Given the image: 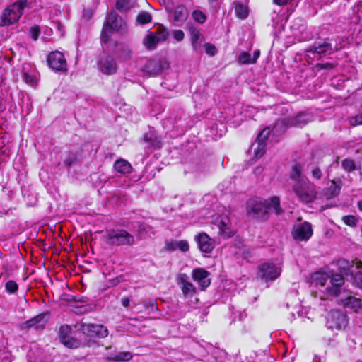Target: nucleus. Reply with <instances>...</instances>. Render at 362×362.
Wrapping results in <instances>:
<instances>
[{
  "mask_svg": "<svg viewBox=\"0 0 362 362\" xmlns=\"http://www.w3.org/2000/svg\"><path fill=\"white\" fill-rule=\"evenodd\" d=\"M272 208L277 216L284 213L280 198L278 196H272L268 199L252 198L247 201L245 205L247 216L262 222L267 221L269 218V210Z\"/></svg>",
  "mask_w": 362,
  "mask_h": 362,
  "instance_id": "1",
  "label": "nucleus"
},
{
  "mask_svg": "<svg viewBox=\"0 0 362 362\" xmlns=\"http://www.w3.org/2000/svg\"><path fill=\"white\" fill-rule=\"evenodd\" d=\"M292 190L298 199L304 204L313 202L318 194L317 186L308 178L298 180L294 182Z\"/></svg>",
  "mask_w": 362,
  "mask_h": 362,
  "instance_id": "2",
  "label": "nucleus"
},
{
  "mask_svg": "<svg viewBox=\"0 0 362 362\" xmlns=\"http://www.w3.org/2000/svg\"><path fill=\"white\" fill-rule=\"evenodd\" d=\"M103 240L110 247H132L136 243L135 237L125 229L107 230L103 236Z\"/></svg>",
  "mask_w": 362,
  "mask_h": 362,
  "instance_id": "3",
  "label": "nucleus"
},
{
  "mask_svg": "<svg viewBox=\"0 0 362 362\" xmlns=\"http://www.w3.org/2000/svg\"><path fill=\"white\" fill-rule=\"evenodd\" d=\"M312 119V115L305 112H299L295 117H285L278 119L274 124V129L285 132L288 127L302 128L308 124Z\"/></svg>",
  "mask_w": 362,
  "mask_h": 362,
  "instance_id": "4",
  "label": "nucleus"
},
{
  "mask_svg": "<svg viewBox=\"0 0 362 362\" xmlns=\"http://www.w3.org/2000/svg\"><path fill=\"white\" fill-rule=\"evenodd\" d=\"M79 325L81 333L88 339V346H91L95 343L94 339H104L108 336V329L103 325L81 322Z\"/></svg>",
  "mask_w": 362,
  "mask_h": 362,
  "instance_id": "5",
  "label": "nucleus"
},
{
  "mask_svg": "<svg viewBox=\"0 0 362 362\" xmlns=\"http://www.w3.org/2000/svg\"><path fill=\"white\" fill-rule=\"evenodd\" d=\"M25 6L26 1H20L5 8L0 16V27L9 26L18 21Z\"/></svg>",
  "mask_w": 362,
  "mask_h": 362,
  "instance_id": "6",
  "label": "nucleus"
},
{
  "mask_svg": "<svg viewBox=\"0 0 362 362\" xmlns=\"http://www.w3.org/2000/svg\"><path fill=\"white\" fill-rule=\"evenodd\" d=\"M281 269L272 262H264L257 267V277L265 282L274 281L280 276Z\"/></svg>",
  "mask_w": 362,
  "mask_h": 362,
  "instance_id": "7",
  "label": "nucleus"
},
{
  "mask_svg": "<svg viewBox=\"0 0 362 362\" xmlns=\"http://www.w3.org/2000/svg\"><path fill=\"white\" fill-rule=\"evenodd\" d=\"M73 330L69 325H62L58 331V336L60 342L66 348L78 349L82 346V341L73 337Z\"/></svg>",
  "mask_w": 362,
  "mask_h": 362,
  "instance_id": "8",
  "label": "nucleus"
},
{
  "mask_svg": "<svg viewBox=\"0 0 362 362\" xmlns=\"http://www.w3.org/2000/svg\"><path fill=\"white\" fill-rule=\"evenodd\" d=\"M348 325L347 315L337 310H332L327 320V327L330 329L341 330Z\"/></svg>",
  "mask_w": 362,
  "mask_h": 362,
  "instance_id": "9",
  "label": "nucleus"
},
{
  "mask_svg": "<svg viewBox=\"0 0 362 362\" xmlns=\"http://www.w3.org/2000/svg\"><path fill=\"white\" fill-rule=\"evenodd\" d=\"M47 313H41L33 317L21 322L18 325V327L21 331L28 332L30 329H34L35 330H42L45 329V325L47 323L46 320Z\"/></svg>",
  "mask_w": 362,
  "mask_h": 362,
  "instance_id": "10",
  "label": "nucleus"
},
{
  "mask_svg": "<svg viewBox=\"0 0 362 362\" xmlns=\"http://www.w3.org/2000/svg\"><path fill=\"white\" fill-rule=\"evenodd\" d=\"M47 65L55 71L66 72L67 63L62 52L59 51L51 52L47 57Z\"/></svg>",
  "mask_w": 362,
  "mask_h": 362,
  "instance_id": "11",
  "label": "nucleus"
},
{
  "mask_svg": "<svg viewBox=\"0 0 362 362\" xmlns=\"http://www.w3.org/2000/svg\"><path fill=\"white\" fill-rule=\"evenodd\" d=\"M98 71L106 76L114 75L117 72L118 66L115 59L110 54H103L98 62Z\"/></svg>",
  "mask_w": 362,
  "mask_h": 362,
  "instance_id": "12",
  "label": "nucleus"
},
{
  "mask_svg": "<svg viewBox=\"0 0 362 362\" xmlns=\"http://www.w3.org/2000/svg\"><path fill=\"white\" fill-rule=\"evenodd\" d=\"M291 235L296 241H307L313 235L312 225L308 221H304L293 228Z\"/></svg>",
  "mask_w": 362,
  "mask_h": 362,
  "instance_id": "13",
  "label": "nucleus"
},
{
  "mask_svg": "<svg viewBox=\"0 0 362 362\" xmlns=\"http://www.w3.org/2000/svg\"><path fill=\"white\" fill-rule=\"evenodd\" d=\"M168 66V62L165 60L151 59L148 60L142 70L149 76H156L167 69Z\"/></svg>",
  "mask_w": 362,
  "mask_h": 362,
  "instance_id": "14",
  "label": "nucleus"
},
{
  "mask_svg": "<svg viewBox=\"0 0 362 362\" xmlns=\"http://www.w3.org/2000/svg\"><path fill=\"white\" fill-rule=\"evenodd\" d=\"M176 281L185 298H192L196 294L197 288L194 285L189 281V276L187 274H179L176 278Z\"/></svg>",
  "mask_w": 362,
  "mask_h": 362,
  "instance_id": "15",
  "label": "nucleus"
},
{
  "mask_svg": "<svg viewBox=\"0 0 362 362\" xmlns=\"http://www.w3.org/2000/svg\"><path fill=\"white\" fill-rule=\"evenodd\" d=\"M210 274L209 272L203 268H196L192 272V278L197 282L201 291H205L211 283Z\"/></svg>",
  "mask_w": 362,
  "mask_h": 362,
  "instance_id": "16",
  "label": "nucleus"
},
{
  "mask_svg": "<svg viewBox=\"0 0 362 362\" xmlns=\"http://www.w3.org/2000/svg\"><path fill=\"white\" fill-rule=\"evenodd\" d=\"M199 250L204 253H210L214 248V240L204 233H199L194 236Z\"/></svg>",
  "mask_w": 362,
  "mask_h": 362,
  "instance_id": "17",
  "label": "nucleus"
},
{
  "mask_svg": "<svg viewBox=\"0 0 362 362\" xmlns=\"http://www.w3.org/2000/svg\"><path fill=\"white\" fill-rule=\"evenodd\" d=\"M345 281L343 274H334L330 276L331 286L327 287V293L334 296H339L341 288L344 284Z\"/></svg>",
  "mask_w": 362,
  "mask_h": 362,
  "instance_id": "18",
  "label": "nucleus"
},
{
  "mask_svg": "<svg viewBox=\"0 0 362 362\" xmlns=\"http://www.w3.org/2000/svg\"><path fill=\"white\" fill-rule=\"evenodd\" d=\"M119 15L115 11L109 13L106 16V20L103 24V27L106 30L112 32H118L121 28V25L119 23Z\"/></svg>",
  "mask_w": 362,
  "mask_h": 362,
  "instance_id": "19",
  "label": "nucleus"
},
{
  "mask_svg": "<svg viewBox=\"0 0 362 362\" xmlns=\"http://www.w3.org/2000/svg\"><path fill=\"white\" fill-rule=\"evenodd\" d=\"M188 11L183 5H178L175 7L173 15V20L176 26L182 25L188 18Z\"/></svg>",
  "mask_w": 362,
  "mask_h": 362,
  "instance_id": "20",
  "label": "nucleus"
},
{
  "mask_svg": "<svg viewBox=\"0 0 362 362\" xmlns=\"http://www.w3.org/2000/svg\"><path fill=\"white\" fill-rule=\"evenodd\" d=\"M306 52L319 54H325L328 52H332V46L331 43L324 41L322 43L310 46L306 49Z\"/></svg>",
  "mask_w": 362,
  "mask_h": 362,
  "instance_id": "21",
  "label": "nucleus"
},
{
  "mask_svg": "<svg viewBox=\"0 0 362 362\" xmlns=\"http://www.w3.org/2000/svg\"><path fill=\"white\" fill-rule=\"evenodd\" d=\"M354 261H349L346 259H339L336 262L338 270L341 274L349 275L352 274L351 268L354 267Z\"/></svg>",
  "mask_w": 362,
  "mask_h": 362,
  "instance_id": "22",
  "label": "nucleus"
},
{
  "mask_svg": "<svg viewBox=\"0 0 362 362\" xmlns=\"http://www.w3.org/2000/svg\"><path fill=\"white\" fill-rule=\"evenodd\" d=\"M341 189V182L340 180L337 182L335 180H332L330 186L325 192V196L327 199L334 198L339 194Z\"/></svg>",
  "mask_w": 362,
  "mask_h": 362,
  "instance_id": "23",
  "label": "nucleus"
},
{
  "mask_svg": "<svg viewBox=\"0 0 362 362\" xmlns=\"http://www.w3.org/2000/svg\"><path fill=\"white\" fill-rule=\"evenodd\" d=\"M229 222L230 221L228 218L225 217L224 218H222L218 224L219 233L225 238H230L234 235V233L229 225Z\"/></svg>",
  "mask_w": 362,
  "mask_h": 362,
  "instance_id": "24",
  "label": "nucleus"
},
{
  "mask_svg": "<svg viewBox=\"0 0 362 362\" xmlns=\"http://www.w3.org/2000/svg\"><path fill=\"white\" fill-rule=\"evenodd\" d=\"M114 168L120 174H129L132 170L131 163L123 158H119L115 162Z\"/></svg>",
  "mask_w": 362,
  "mask_h": 362,
  "instance_id": "25",
  "label": "nucleus"
},
{
  "mask_svg": "<svg viewBox=\"0 0 362 362\" xmlns=\"http://www.w3.org/2000/svg\"><path fill=\"white\" fill-rule=\"evenodd\" d=\"M144 141L154 148H160L162 143L160 139L154 132H150L144 134Z\"/></svg>",
  "mask_w": 362,
  "mask_h": 362,
  "instance_id": "26",
  "label": "nucleus"
},
{
  "mask_svg": "<svg viewBox=\"0 0 362 362\" xmlns=\"http://www.w3.org/2000/svg\"><path fill=\"white\" fill-rule=\"evenodd\" d=\"M342 302L345 307L354 309L355 311L362 308L361 300L354 296H349L343 300Z\"/></svg>",
  "mask_w": 362,
  "mask_h": 362,
  "instance_id": "27",
  "label": "nucleus"
},
{
  "mask_svg": "<svg viewBox=\"0 0 362 362\" xmlns=\"http://www.w3.org/2000/svg\"><path fill=\"white\" fill-rule=\"evenodd\" d=\"M160 42L157 37V35L154 33L151 32L148 34L144 40V44L148 49H153L156 48V45Z\"/></svg>",
  "mask_w": 362,
  "mask_h": 362,
  "instance_id": "28",
  "label": "nucleus"
},
{
  "mask_svg": "<svg viewBox=\"0 0 362 362\" xmlns=\"http://www.w3.org/2000/svg\"><path fill=\"white\" fill-rule=\"evenodd\" d=\"M132 358V355L129 351H122L118 354L110 355L107 357L108 361H129Z\"/></svg>",
  "mask_w": 362,
  "mask_h": 362,
  "instance_id": "29",
  "label": "nucleus"
},
{
  "mask_svg": "<svg viewBox=\"0 0 362 362\" xmlns=\"http://www.w3.org/2000/svg\"><path fill=\"white\" fill-rule=\"evenodd\" d=\"M303 167L300 163H296L293 165L291 166L289 177L291 180L296 182L298 180H301L300 178L302 175Z\"/></svg>",
  "mask_w": 362,
  "mask_h": 362,
  "instance_id": "30",
  "label": "nucleus"
},
{
  "mask_svg": "<svg viewBox=\"0 0 362 362\" xmlns=\"http://www.w3.org/2000/svg\"><path fill=\"white\" fill-rule=\"evenodd\" d=\"M235 13L240 19H245L248 16V9L240 2L235 3Z\"/></svg>",
  "mask_w": 362,
  "mask_h": 362,
  "instance_id": "31",
  "label": "nucleus"
},
{
  "mask_svg": "<svg viewBox=\"0 0 362 362\" xmlns=\"http://www.w3.org/2000/svg\"><path fill=\"white\" fill-rule=\"evenodd\" d=\"M329 278V276L327 273L320 272H315L313 276L314 282L321 286H324L326 284Z\"/></svg>",
  "mask_w": 362,
  "mask_h": 362,
  "instance_id": "32",
  "label": "nucleus"
},
{
  "mask_svg": "<svg viewBox=\"0 0 362 362\" xmlns=\"http://www.w3.org/2000/svg\"><path fill=\"white\" fill-rule=\"evenodd\" d=\"M187 27L188 31L190 34L192 44L193 46L195 47L196 44L197 43V41L199 40V39L200 37V35H201L200 32L197 28H195L192 24L188 23L187 25Z\"/></svg>",
  "mask_w": 362,
  "mask_h": 362,
  "instance_id": "33",
  "label": "nucleus"
},
{
  "mask_svg": "<svg viewBox=\"0 0 362 362\" xmlns=\"http://www.w3.org/2000/svg\"><path fill=\"white\" fill-rule=\"evenodd\" d=\"M78 161V154L76 152L68 151L64 159V165L69 168L73 164Z\"/></svg>",
  "mask_w": 362,
  "mask_h": 362,
  "instance_id": "34",
  "label": "nucleus"
},
{
  "mask_svg": "<svg viewBox=\"0 0 362 362\" xmlns=\"http://www.w3.org/2000/svg\"><path fill=\"white\" fill-rule=\"evenodd\" d=\"M136 21L141 25H146L152 21V16L147 11H141L137 15Z\"/></svg>",
  "mask_w": 362,
  "mask_h": 362,
  "instance_id": "35",
  "label": "nucleus"
},
{
  "mask_svg": "<svg viewBox=\"0 0 362 362\" xmlns=\"http://www.w3.org/2000/svg\"><path fill=\"white\" fill-rule=\"evenodd\" d=\"M143 305L145 310L148 311V314L153 313L154 312H160L157 306L156 300L155 299H151L148 301H145Z\"/></svg>",
  "mask_w": 362,
  "mask_h": 362,
  "instance_id": "36",
  "label": "nucleus"
},
{
  "mask_svg": "<svg viewBox=\"0 0 362 362\" xmlns=\"http://www.w3.org/2000/svg\"><path fill=\"white\" fill-rule=\"evenodd\" d=\"M342 168L349 173L353 172L356 169V165L354 160L345 158L341 161Z\"/></svg>",
  "mask_w": 362,
  "mask_h": 362,
  "instance_id": "37",
  "label": "nucleus"
},
{
  "mask_svg": "<svg viewBox=\"0 0 362 362\" xmlns=\"http://www.w3.org/2000/svg\"><path fill=\"white\" fill-rule=\"evenodd\" d=\"M270 134L269 127H267L264 128L257 135L256 138L257 143H261L262 144H266V141Z\"/></svg>",
  "mask_w": 362,
  "mask_h": 362,
  "instance_id": "38",
  "label": "nucleus"
},
{
  "mask_svg": "<svg viewBox=\"0 0 362 362\" xmlns=\"http://www.w3.org/2000/svg\"><path fill=\"white\" fill-rule=\"evenodd\" d=\"M344 223L350 227H356L358 223V218L353 215H346L342 217Z\"/></svg>",
  "mask_w": 362,
  "mask_h": 362,
  "instance_id": "39",
  "label": "nucleus"
},
{
  "mask_svg": "<svg viewBox=\"0 0 362 362\" xmlns=\"http://www.w3.org/2000/svg\"><path fill=\"white\" fill-rule=\"evenodd\" d=\"M5 290L8 294H14L18 290V285L14 280H8L5 284Z\"/></svg>",
  "mask_w": 362,
  "mask_h": 362,
  "instance_id": "40",
  "label": "nucleus"
},
{
  "mask_svg": "<svg viewBox=\"0 0 362 362\" xmlns=\"http://www.w3.org/2000/svg\"><path fill=\"white\" fill-rule=\"evenodd\" d=\"M153 33L157 35V37L160 42H165L168 39L169 35L167 29L163 26L158 27L156 31Z\"/></svg>",
  "mask_w": 362,
  "mask_h": 362,
  "instance_id": "41",
  "label": "nucleus"
},
{
  "mask_svg": "<svg viewBox=\"0 0 362 362\" xmlns=\"http://www.w3.org/2000/svg\"><path fill=\"white\" fill-rule=\"evenodd\" d=\"M193 19L200 23H204L206 20V16L200 10H195L192 13Z\"/></svg>",
  "mask_w": 362,
  "mask_h": 362,
  "instance_id": "42",
  "label": "nucleus"
},
{
  "mask_svg": "<svg viewBox=\"0 0 362 362\" xmlns=\"http://www.w3.org/2000/svg\"><path fill=\"white\" fill-rule=\"evenodd\" d=\"M238 62L242 64H253L251 55L247 52H243L239 54Z\"/></svg>",
  "mask_w": 362,
  "mask_h": 362,
  "instance_id": "43",
  "label": "nucleus"
},
{
  "mask_svg": "<svg viewBox=\"0 0 362 362\" xmlns=\"http://www.w3.org/2000/svg\"><path fill=\"white\" fill-rule=\"evenodd\" d=\"M29 32H30L32 39L34 41H36L39 38V36L41 33V30H40V28L39 25H34L30 28Z\"/></svg>",
  "mask_w": 362,
  "mask_h": 362,
  "instance_id": "44",
  "label": "nucleus"
},
{
  "mask_svg": "<svg viewBox=\"0 0 362 362\" xmlns=\"http://www.w3.org/2000/svg\"><path fill=\"white\" fill-rule=\"evenodd\" d=\"M177 250H179L182 252H187L189 250L188 241H187L186 240H181L177 241Z\"/></svg>",
  "mask_w": 362,
  "mask_h": 362,
  "instance_id": "45",
  "label": "nucleus"
},
{
  "mask_svg": "<svg viewBox=\"0 0 362 362\" xmlns=\"http://www.w3.org/2000/svg\"><path fill=\"white\" fill-rule=\"evenodd\" d=\"M266 151V144H262L261 143H257V148L255 150V157L256 158H261Z\"/></svg>",
  "mask_w": 362,
  "mask_h": 362,
  "instance_id": "46",
  "label": "nucleus"
},
{
  "mask_svg": "<svg viewBox=\"0 0 362 362\" xmlns=\"http://www.w3.org/2000/svg\"><path fill=\"white\" fill-rule=\"evenodd\" d=\"M112 33V31L106 30L105 28L103 27L100 33L101 42L104 44L107 43L110 40V36Z\"/></svg>",
  "mask_w": 362,
  "mask_h": 362,
  "instance_id": "47",
  "label": "nucleus"
},
{
  "mask_svg": "<svg viewBox=\"0 0 362 362\" xmlns=\"http://www.w3.org/2000/svg\"><path fill=\"white\" fill-rule=\"evenodd\" d=\"M129 4V0H117L115 3V8L119 11L128 9Z\"/></svg>",
  "mask_w": 362,
  "mask_h": 362,
  "instance_id": "48",
  "label": "nucleus"
},
{
  "mask_svg": "<svg viewBox=\"0 0 362 362\" xmlns=\"http://www.w3.org/2000/svg\"><path fill=\"white\" fill-rule=\"evenodd\" d=\"M354 282L355 286L362 289V272L359 271L356 273L354 277Z\"/></svg>",
  "mask_w": 362,
  "mask_h": 362,
  "instance_id": "49",
  "label": "nucleus"
},
{
  "mask_svg": "<svg viewBox=\"0 0 362 362\" xmlns=\"http://www.w3.org/2000/svg\"><path fill=\"white\" fill-rule=\"evenodd\" d=\"M205 51L210 56H214L217 53L216 47L211 43L205 44Z\"/></svg>",
  "mask_w": 362,
  "mask_h": 362,
  "instance_id": "50",
  "label": "nucleus"
},
{
  "mask_svg": "<svg viewBox=\"0 0 362 362\" xmlns=\"http://www.w3.org/2000/svg\"><path fill=\"white\" fill-rule=\"evenodd\" d=\"M165 249L168 252H173L177 250V240H170L165 244Z\"/></svg>",
  "mask_w": 362,
  "mask_h": 362,
  "instance_id": "51",
  "label": "nucleus"
},
{
  "mask_svg": "<svg viewBox=\"0 0 362 362\" xmlns=\"http://www.w3.org/2000/svg\"><path fill=\"white\" fill-rule=\"evenodd\" d=\"M173 35L176 41L180 42L184 39L185 34L182 30H175L173 32Z\"/></svg>",
  "mask_w": 362,
  "mask_h": 362,
  "instance_id": "52",
  "label": "nucleus"
},
{
  "mask_svg": "<svg viewBox=\"0 0 362 362\" xmlns=\"http://www.w3.org/2000/svg\"><path fill=\"white\" fill-rule=\"evenodd\" d=\"M312 177L315 180H320L322 177V170L319 167H315L311 171Z\"/></svg>",
  "mask_w": 362,
  "mask_h": 362,
  "instance_id": "53",
  "label": "nucleus"
},
{
  "mask_svg": "<svg viewBox=\"0 0 362 362\" xmlns=\"http://www.w3.org/2000/svg\"><path fill=\"white\" fill-rule=\"evenodd\" d=\"M351 123L354 126L361 125L362 124V114L356 115L351 120Z\"/></svg>",
  "mask_w": 362,
  "mask_h": 362,
  "instance_id": "54",
  "label": "nucleus"
},
{
  "mask_svg": "<svg viewBox=\"0 0 362 362\" xmlns=\"http://www.w3.org/2000/svg\"><path fill=\"white\" fill-rule=\"evenodd\" d=\"M122 279V275L117 276L111 280H110V284L111 286H117Z\"/></svg>",
  "mask_w": 362,
  "mask_h": 362,
  "instance_id": "55",
  "label": "nucleus"
},
{
  "mask_svg": "<svg viewBox=\"0 0 362 362\" xmlns=\"http://www.w3.org/2000/svg\"><path fill=\"white\" fill-rule=\"evenodd\" d=\"M259 56H260V50L259 49L255 50V52H253L252 57H251V59L252 61V63L255 64L257 62V59L259 57Z\"/></svg>",
  "mask_w": 362,
  "mask_h": 362,
  "instance_id": "56",
  "label": "nucleus"
},
{
  "mask_svg": "<svg viewBox=\"0 0 362 362\" xmlns=\"http://www.w3.org/2000/svg\"><path fill=\"white\" fill-rule=\"evenodd\" d=\"M292 0H273L274 4L278 6H284L290 3Z\"/></svg>",
  "mask_w": 362,
  "mask_h": 362,
  "instance_id": "57",
  "label": "nucleus"
},
{
  "mask_svg": "<svg viewBox=\"0 0 362 362\" xmlns=\"http://www.w3.org/2000/svg\"><path fill=\"white\" fill-rule=\"evenodd\" d=\"M130 299L128 297H123L121 299V304L123 307L127 308L129 305Z\"/></svg>",
  "mask_w": 362,
  "mask_h": 362,
  "instance_id": "58",
  "label": "nucleus"
},
{
  "mask_svg": "<svg viewBox=\"0 0 362 362\" xmlns=\"http://www.w3.org/2000/svg\"><path fill=\"white\" fill-rule=\"evenodd\" d=\"M318 66H320L322 69H326L328 67H332V64L330 63H326V64H318Z\"/></svg>",
  "mask_w": 362,
  "mask_h": 362,
  "instance_id": "59",
  "label": "nucleus"
},
{
  "mask_svg": "<svg viewBox=\"0 0 362 362\" xmlns=\"http://www.w3.org/2000/svg\"><path fill=\"white\" fill-rule=\"evenodd\" d=\"M354 264H356V267L357 269H361L362 268V261L356 260V262H354Z\"/></svg>",
  "mask_w": 362,
  "mask_h": 362,
  "instance_id": "60",
  "label": "nucleus"
},
{
  "mask_svg": "<svg viewBox=\"0 0 362 362\" xmlns=\"http://www.w3.org/2000/svg\"><path fill=\"white\" fill-rule=\"evenodd\" d=\"M24 78L26 81V82L30 81L31 76L28 73H24Z\"/></svg>",
  "mask_w": 362,
  "mask_h": 362,
  "instance_id": "61",
  "label": "nucleus"
},
{
  "mask_svg": "<svg viewBox=\"0 0 362 362\" xmlns=\"http://www.w3.org/2000/svg\"><path fill=\"white\" fill-rule=\"evenodd\" d=\"M358 209L362 211V200H360L358 202Z\"/></svg>",
  "mask_w": 362,
  "mask_h": 362,
  "instance_id": "62",
  "label": "nucleus"
},
{
  "mask_svg": "<svg viewBox=\"0 0 362 362\" xmlns=\"http://www.w3.org/2000/svg\"><path fill=\"white\" fill-rule=\"evenodd\" d=\"M359 170H360V171H359V174H360L361 177H362V166H361V167L359 168Z\"/></svg>",
  "mask_w": 362,
  "mask_h": 362,
  "instance_id": "63",
  "label": "nucleus"
},
{
  "mask_svg": "<svg viewBox=\"0 0 362 362\" xmlns=\"http://www.w3.org/2000/svg\"><path fill=\"white\" fill-rule=\"evenodd\" d=\"M131 54H132V52H131L130 50H129V51H128V55H129V57H130Z\"/></svg>",
  "mask_w": 362,
  "mask_h": 362,
  "instance_id": "64",
  "label": "nucleus"
}]
</instances>
